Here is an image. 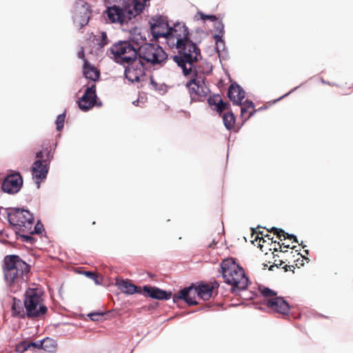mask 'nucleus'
<instances>
[{
    "instance_id": "1",
    "label": "nucleus",
    "mask_w": 353,
    "mask_h": 353,
    "mask_svg": "<svg viewBox=\"0 0 353 353\" xmlns=\"http://www.w3.org/2000/svg\"><path fill=\"white\" fill-rule=\"evenodd\" d=\"M161 25L151 24V32L154 37L159 39L164 37L174 43L179 55L174 57V61L180 67L185 76L191 74L194 68V63L201 58L200 49L196 43L189 38L188 28L184 23H176L174 27H170L168 23H162L166 31H159L158 28Z\"/></svg>"
},
{
    "instance_id": "2",
    "label": "nucleus",
    "mask_w": 353,
    "mask_h": 353,
    "mask_svg": "<svg viewBox=\"0 0 353 353\" xmlns=\"http://www.w3.org/2000/svg\"><path fill=\"white\" fill-rule=\"evenodd\" d=\"M222 276L225 282L232 286L233 293L245 290L248 285V278L244 270L232 258L224 259L221 263Z\"/></svg>"
},
{
    "instance_id": "3",
    "label": "nucleus",
    "mask_w": 353,
    "mask_h": 353,
    "mask_svg": "<svg viewBox=\"0 0 353 353\" xmlns=\"http://www.w3.org/2000/svg\"><path fill=\"white\" fill-rule=\"evenodd\" d=\"M130 0H105L106 13L112 23L124 24L133 16L128 10Z\"/></svg>"
},
{
    "instance_id": "4",
    "label": "nucleus",
    "mask_w": 353,
    "mask_h": 353,
    "mask_svg": "<svg viewBox=\"0 0 353 353\" xmlns=\"http://www.w3.org/2000/svg\"><path fill=\"white\" fill-rule=\"evenodd\" d=\"M168 58L166 52L157 44L145 43L137 49V59L144 64L155 65Z\"/></svg>"
},
{
    "instance_id": "5",
    "label": "nucleus",
    "mask_w": 353,
    "mask_h": 353,
    "mask_svg": "<svg viewBox=\"0 0 353 353\" xmlns=\"http://www.w3.org/2000/svg\"><path fill=\"white\" fill-rule=\"evenodd\" d=\"M24 296V307L28 317L38 318L47 312L48 308L42 303L41 293L37 289L29 288Z\"/></svg>"
},
{
    "instance_id": "6",
    "label": "nucleus",
    "mask_w": 353,
    "mask_h": 353,
    "mask_svg": "<svg viewBox=\"0 0 353 353\" xmlns=\"http://www.w3.org/2000/svg\"><path fill=\"white\" fill-rule=\"evenodd\" d=\"M8 219L9 223L14 226L16 233L29 232L34 223L33 214L29 210L17 208L8 210Z\"/></svg>"
},
{
    "instance_id": "7",
    "label": "nucleus",
    "mask_w": 353,
    "mask_h": 353,
    "mask_svg": "<svg viewBox=\"0 0 353 353\" xmlns=\"http://www.w3.org/2000/svg\"><path fill=\"white\" fill-rule=\"evenodd\" d=\"M114 56V61L120 65L126 63L137 58V49L129 41H119L109 49Z\"/></svg>"
},
{
    "instance_id": "8",
    "label": "nucleus",
    "mask_w": 353,
    "mask_h": 353,
    "mask_svg": "<svg viewBox=\"0 0 353 353\" xmlns=\"http://www.w3.org/2000/svg\"><path fill=\"white\" fill-rule=\"evenodd\" d=\"M37 159L32 165V176L37 179H45L48 172L49 165L52 158L50 151H39L36 154Z\"/></svg>"
},
{
    "instance_id": "9",
    "label": "nucleus",
    "mask_w": 353,
    "mask_h": 353,
    "mask_svg": "<svg viewBox=\"0 0 353 353\" xmlns=\"http://www.w3.org/2000/svg\"><path fill=\"white\" fill-rule=\"evenodd\" d=\"M91 10L88 3L83 0L76 1L72 10V19L74 23L79 28L86 26L89 22Z\"/></svg>"
},
{
    "instance_id": "10",
    "label": "nucleus",
    "mask_w": 353,
    "mask_h": 353,
    "mask_svg": "<svg viewBox=\"0 0 353 353\" xmlns=\"http://www.w3.org/2000/svg\"><path fill=\"white\" fill-rule=\"evenodd\" d=\"M122 65L125 68V78L132 83L139 82L141 78L145 75V64L137 58Z\"/></svg>"
},
{
    "instance_id": "11",
    "label": "nucleus",
    "mask_w": 353,
    "mask_h": 353,
    "mask_svg": "<svg viewBox=\"0 0 353 353\" xmlns=\"http://www.w3.org/2000/svg\"><path fill=\"white\" fill-rule=\"evenodd\" d=\"M192 101H202L210 92L202 78L192 79L187 83Z\"/></svg>"
},
{
    "instance_id": "12",
    "label": "nucleus",
    "mask_w": 353,
    "mask_h": 353,
    "mask_svg": "<svg viewBox=\"0 0 353 353\" xmlns=\"http://www.w3.org/2000/svg\"><path fill=\"white\" fill-rule=\"evenodd\" d=\"M97 99L96 85L92 84L85 89L83 95L79 99V107L81 110L86 112L94 105L101 106L102 103L99 102L98 103Z\"/></svg>"
},
{
    "instance_id": "13",
    "label": "nucleus",
    "mask_w": 353,
    "mask_h": 353,
    "mask_svg": "<svg viewBox=\"0 0 353 353\" xmlns=\"http://www.w3.org/2000/svg\"><path fill=\"white\" fill-rule=\"evenodd\" d=\"M23 185V179L19 172L8 175L3 180L1 188L8 194L17 193Z\"/></svg>"
},
{
    "instance_id": "14",
    "label": "nucleus",
    "mask_w": 353,
    "mask_h": 353,
    "mask_svg": "<svg viewBox=\"0 0 353 353\" xmlns=\"http://www.w3.org/2000/svg\"><path fill=\"white\" fill-rule=\"evenodd\" d=\"M194 286L191 285L181 290L177 294H174L172 299L174 303L178 300L182 299L185 301L189 305H196L198 302L195 299Z\"/></svg>"
},
{
    "instance_id": "15",
    "label": "nucleus",
    "mask_w": 353,
    "mask_h": 353,
    "mask_svg": "<svg viewBox=\"0 0 353 353\" xmlns=\"http://www.w3.org/2000/svg\"><path fill=\"white\" fill-rule=\"evenodd\" d=\"M143 292L152 299L157 300H168L172 297V292L149 285L143 287Z\"/></svg>"
},
{
    "instance_id": "16",
    "label": "nucleus",
    "mask_w": 353,
    "mask_h": 353,
    "mask_svg": "<svg viewBox=\"0 0 353 353\" xmlns=\"http://www.w3.org/2000/svg\"><path fill=\"white\" fill-rule=\"evenodd\" d=\"M267 305L271 310L282 314H287L290 310L289 303L279 296L269 299Z\"/></svg>"
},
{
    "instance_id": "17",
    "label": "nucleus",
    "mask_w": 353,
    "mask_h": 353,
    "mask_svg": "<svg viewBox=\"0 0 353 353\" xmlns=\"http://www.w3.org/2000/svg\"><path fill=\"white\" fill-rule=\"evenodd\" d=\"M228 96L234 105H240L245 98V91L238 83H234L229 87Z\"/></svg>"
},
{
    "instance_id": "18",
    "label": "nucleus",
    "mask_w": 353,
    "mask_h": 353,
    "mask_svg": "<svg viewBox=\"0 0 353 353\" xmlns=\"http://www.w3.org/2000/svg\"><path fill=\"white\" fill-rule=\"evenodd\" d=\"M116 285L122 292L126 294L132 295L134 294H141L143 292V288L135 285L130 281L127 279H117Z\"/></svg>"
},
{
    "instance_id": "19",
    "label": "nucleus",
    "mask_w": 353,
    "mask_h": 353,
    "mask_svg": "<svg viewBox=\"0 0 353 353\" xmlns=\"http://www.w3.org/2000/svg\"><path fill=\"white\" fill-rule=\"evenodd\" d=\"M83 74L86 79L93 81H97L101 74L100 71L95 66L90 64L87 59H85V63H83Z\"/></svg>"
},
{
    "instance_id": "20",
    "label": "nucleus",
    "mask_w": 353,
    "mask_h": 353,
    "mask_svg": "<svg viewBox=\"0 0 353 353\" xmlns=\"http://www.w3.org/2000/svg\"><path fill=\"white\" fill-rule=\"evenodd\" d=\"M214 287L206 283H201L194 287V294L203 300H208L212 296Z\"/></svg>"
},
{
    "instance_id": "21",
    "label": "nucleus",
    "mask_w": 353,
    "mask_h": 353,
    "mask_svg": "<svg viewBox=\"0 0 353 353\" xmlns=\"http://www.w3.org/2000/svg\"><path fill=\"white\" fill-rule=\"evenodd\" d=\"M22 265H27L22 261L17 255H8L5 257L3 269L17 268L21 267Z\"/></svg>"
},
{
    "instance_id": "22",
    "label": "nucleus",
    "mask_w": 353,
    "mask_h": 353,
    "mask_svg": "<svg viewBox=\"0 0 353 353\" xmlns=\"http://www.w3.org/2000/svg\"><path fill=\"white\" fill-rule=\"evenodd\" d=\"M44 340H40L36 342L27 343L23 341L17 346L18 352H24L30 349H39L41 350L43 345Z\"/></svg>"
},
{
    "instance_id": "23",
    "label": "nucleus",
    "mask_w": 353,
    "mask_h": 353,
    "mask_svg": "<svg viewBox=\"0 0 353 353\" xmlns=\"http://www.w3.org/2000/svg\"><path fill=\"white\" fill-rule=\"evenodd\" d=\"M3 272L5 279L9 284L14 283L15 280H17L19 277L23 274L22 270L19 273V268L3 269Z\"/></svg>"
},
{
    "instance_id": "24",
    "label": "nucleus",
    "mask_w": 353,
    "mask_h": 353,
    "mask_svg": "<svg viewBox=\"0 0 353 353\" xmlns=\"http://www.w3.org/2000/svg\"><path fill=\"white\" fill-rule=\"evenodd\" d=\"M145 4L139 0H134L132 4L131 0L129 1L128 10L133 15L130 17V20L134 18L137 15L139 14L144 9Z\"/></svg>"
},
{
    "instance_id": "25",
    "label": "nucleus",
    "mask_w": 353,
    "mask_h": 353,
    "mask_svg": "<svg viewBox=\"0 0 353 353\" xmlns=\"http://www.w3.org/2000/svg\"><path fill=\"white\" fill-rule=\"evenodd\" d=\"M24 305L23 306L20 300L14 299V302L12 306V314L14 316L24 319L27 316L26 314V309L24 310Z\"/></svg>"
},
{
    "instance_id": "26",
    "label": "nucleus",
    "mask_w": 353,
    "mask_h": 353,
    "mask_svg": "<svg viewBox=\"0 0 353 353\" xmlns=\"http://www.w3.org/2000/svg\"><path fill=\"white\" fill-rule=\"evenodd\" d=\"M223 121L228 130L232 129L235 123V117L232 112L225 113L223 115Z\"/></svg>"
},
{
    "instance_id": "27",
    "label": "nucleus",
    "mask_w": 353,
    "mask_h": 353,
    "mask_svg": "<svg viewBox=\"0 0 353 353\" xmlns=\"http://www.w3.org/2000/svg\"><path fill=\"white\" fill-rule=\"evenodd\" d=\"M150 85L152 89L157 91L161 94H163L168 92V86L165 83L156 82L153 77H150Z\"/></svg>"
},
{
    "instance_id": "28",
    "label": "nucleus",
    "mask_w": 353,
    "mask_h": 353,
    "mask_svg": "<svg viewBox=\"0 0 353 353\" xmlns=\"http://www.w3.org/2000/svg\"><path fill=\"white\" fill-rule=\"evenodd\" d=\"M272 232H274V233L275 234L277 235V236L279 237V239L280 240L282 241V239H281V236H283L284 237V239H292V238H295V235L294 234H290L288 233H285V231L282 229H279V228H275V227H272L270 230Z\"/></svg>"
},
{
    "instance_id": "29",
    "label": "nucleus",
    "mask_w": 353,
    "mask_h": 353,
    "mask_svg": "<svg viewBox=\"0 0 353 353\" xmlns=\"http://www.w3.org/2000/svg\"><path fill=\"white\" fill-rule=\"evenodd\" d=\"M100 37L96 39L97 45L99 48H103L110 43V40L108 39L105 32L102 31L100 32Z\"/></svg>"
},
{
    "instance_id": "30",
    "label": "nucleus",
    "mask_w": 353,
    "mask_h": 353,
    "mask_svg": "<svg viewBox=\"0 0 353 353\" xmlns=\"http://www.w3.org/2000/svg\"><path fill=\"white\" fill-rule=\"evenodd\" d=\"M216 48L217 53L219 54V57L220 59H224L227 56V52H225V44L224 40L216 43Z\"/></svg>"
},
{
    "instance_id": "31",
    "label": "nucleus",
    "mask_w": 353,
    "mask_h": 353,
    "mask_svg": "<svg viewBox=\"0 0 353 353\" xmlns=\"http://www.w3.org/2000/svg\"><path fill=\"white\" fill-rule=\"evenodd\" d=\"M43 340L45 342L41 349L47 352H53L55 349V341L48 338H46Z\"/></svg>"
},
{
    "instance_id": "32",
    "label": "nucleus",
    "mask_w": 353,
    "mask_h": 353,
    "mask_svg": "<svg viewBox=\"0 0 353 353\" xmlns=\"http://www.w3.org/2000/svg\"><path fill=\"white\" fill-rule=\"evenodd\" d=\"M16 234L17 235H19V237L21 239V241L25 243L33 244L35 241L34 239L31 236V234L29 232H19Z\"/></svg>"
},
{
    "instance_id": "33",
    "label": "nucleus",
    "mask_w": 353,
    "mask_h": 353,
    "mask_svg": "<svg viewBox=\"0 0 353 353\" xmlns=\"http://www.w3.org/2000/svg\"><path fill=\"white\" fill-rule=\"evenodd\" d=\"M65 118V112L57 116L56 119V129L57 131H61L63 128Z\"/></svg>"
},
{
    "instance_id": "34",
    "label": "nucleus",
    "mask_w": 353,
    "mask_h": 353,
    "mask_svg": "<svg viewBox=\"0 0 353 353\" xmlns=\"http://www.w3.org/2000/svg\"><path fill=\"white\" fill-rule=\"evenodd\" d=\"M197 16L200 17V19L205 21V20L208 19L211 21H216L217 20V17L214 14H205L201 11H199L195 15V18L197 19Z\"/></svg>"
},
{
    "instance_id": "35",
    "label": "nucleus",
    "mask_w": 353,
    "mask_h": 353,
    "mask_svg": "<svg viewBox=\"0 0 353 353\" xmlns=\"http://www.w3.org/2000/svg\"><path fill=\"white\" fill-rule=\"evenodd\" d=\"M261 294L265 298H274L276 296V292L269 288H263L261 289Z\"/></svg>"
},
{
    "instance_id": "36",
    "label": "nucleus",
    "mask_w": 353,
    "mask_h": 353,
    "mask_svg": "<svg viewBox=\"0 0 353 353\" xmlns=\"http://www.w3.org/2000/svg\"><path fill=\"white\" fill-rule=\"evenodd\" d=\"M219 101H221V97L219 94L210 96L208 99V103L209 105L210 106L215 105V108L216 107V105Z\"/></svg>"
},
{
    "instance_id": "37",
    "label": "nucleus",
    "mask_w": 353,
    "mask_h": 353,
    "mask_svg": "<svg viewBox=\"0 0 353 353\" xmlns=\"http://www.w3.org/2000/svg\"><path fill=\"white\" fill-rule=\"evenodd\" d=\"M44 230L43 224L40 223L39 221L37 224L34 225V230H32V229L28 232L30 234H41L42 231Z\"/></svg>"
},
{
    "instance_id": "38",
    "label": "nucleus",
    "mask_w": 353,
    "mask_h": 353,
    "mask_svg": "<svg viewBox=\"0 0 353 353\" xmlns=\"http://www.w3.org/2000/svg\"><path fill=\"white\" fill-rule=\"evenodd\" d=\"M214 28L218 33L224 34V24L222 21L216 20L214 21Z\"/></svg>"
},
{
    "instance_id": "39",
    "label": "nucleus",
    "mask_w": 353,
    "mask_h": 353,
    "mask_svg": "<svg viewBox=\"0 0 353 353\" xmlns=\"http://www.w3.org/2000/svg\"><path fill=\"white\" fill-rule=\"evenodd\" d=\"M229 105H230L228 103L223 102V100L221 99V101L219 102L215 109L218 112L221 113L223 110H227Z\"/></svg>"
},
{
    "instance_id": "40",
    "label": "nucleus",
    "mask_w": 353,
    "mask_h": 353,
    "mask_svg": "<svg viewBox=\"0 0 353 353\" xmlns=\"http://www.w3.org/2000/svg\"><path fill=\"white\" fill-rule=\"evenodd\" d=\"M265 238H267L268 240H272V239L270 238V236L269 234H266L264 237L262 236V237H259L258 235L255 237L254 239V241H257L259 240V246L260 247H262L263 245L261 244V242L263 241V243L264 242H266L267 240L265 239Z\"/></svg>"
},
{
    "instance_id": "41",
    "label": "nucleus",
    "mask_w": 353,
    "mask_h": 353,
    "mask_svg": "<svg viewBox=\"0 0 353 353\" xmlns=\"http://www.w3.org/2000/svg\"><path fill=\"white\" fill-rule=\"evenodd\" d=\"M88 316H90V318L92 321H99V318L103 316V314L99 313V312H94V313L89 314Z\"/></svg>"
},
{
    "instance_id": "42",
    "label": "nucleus",
    "mask_w": 353,
    "mask_h": 353,
    "mask_svg": "<svg viewBox=\"0 0 353 353\" xmlns=\"http://www.w3.org/2000/svg\"><path fill=\"white\" fill-rule=\"evenodd\" d=\"M241 105H243L245 107V108L248 110L249 108H254V104L252 101L250 100H245L243 103L242 102V104Z\"/></svg>"
},
{
    "instance_id": "43",
    "label": "nucleus",
    "mask_w": 353,
    "mask_h": 353,
    "mask_svg": "<svg viewBox=\"0 0 353 353\" xmlns=\"http://www.w3.org/2000/svg\"><path fill=\"white\" fill-rule=\"evenodd\" d=\"M162 23H165V22L163 21V20L162 19L159 18L158 20L156 21V22L154 23H156V24L161 23V25L158 28V30L166 31V29L165 28V26L163 25H162Z\"/></svg>"
},
{
    "instance_id": "44",
    "label": "nucleus",
    "mask_w": 353,
    "mask_h": 353,
    "mask_svg": "<svg viewBox=\"0 0 353 353\" xmlns=\"http://www.w3.org/2000/svg\"><path fill=\"white\" fill-rule=\"evenodd\" d=\"M77 57L79 59H83L84 61H85V59H85V52H84V50H83V48H81V50L78 52Z\"/></svg>"
},
{
    "instance_id": "45",
    "label": "nucleus",
    "mask_w": 353,
    "mask_h": 353,
    "mask_svg": "<svg viewBox=\"0 0 353 353\" xmlns=\"http://www.w3.org/2000/svg\"><path fill=\"white\" fill-rule=\"evenodd\" d=\"M223 36V34H220V33H218L217 34H214L213 36V37L216 41V43L223 41V39H222Z\"/></svg>"
},
{
    "instance_id": "46",
    "label": "nucleus",
    "mask_w": 353,
    "mask_h": 353,
    "mask_svg": "<svg viewBox=\"0 0 353 353\" xmlns=\"http://www.w3.org/2000/svg\"><path fill=\"white\" fill-rule=\"evenodd\" d=\"M85 274L87 276H88V277H90V279H94V278H95V276H96L94 272H89V271H88V272H85Z\"/></svg>"
},
{
    "instance_id": "47",
    "label": "nucleus",
    "mask_w": 353,
    "mask_h": 353,
    "mask_svg": "<svg viewBox=\"0 0 353 353\" xmlns=\"http://www.w3.org/2000/svg\"><path fill=\"white\" fill-rule=\"evenodd\" d=\"M298 88H299V86L295 87L294 89H292V90H290V92H288V93H286V94H284L283 96H282V97H279V98L277 99V101H279V100H280V99H283V97H286V96L289 95L290 93H292V92H293L294 90H296Z\"/></svg>"
},
{
    "instance_id": "48",
    "label": "nucleus",
    "mask_w": 353,
    "mask_h": 353,
    "mask_svg": "<svg viewBox=\"0 0 353 353\" xmlns=\"http://www.w3.org/2000/svg\"><path fill=\"white\" fill-rule=\"evenodd\" d=\"M283 261H280V263H278V264H274V265H271V266L270 267L269 270H273V268H274V267L279 268V266H281V265L283 264Z\"/></svg>"
},
{
    "instance_id": "49",
    "label": "nucleus",
    "mask_w": 353,
    "mask_h": 353,
    "mask_svg": "<svg viewBox=\"0 0 353 353\" xmlns=\"http://www.w3.org/2000/svg\"><path fill=\"white\" fill-rule=\"evenodd\" d=\"M241 116L243 117V114L247 112V109L245 108V107L243 106V105H241Z\"/></svg>"
},
{
    "instance_id": "50",
    "label": "nucleus",
    "mask_w": 353,
    "mask_h": 353,
    "mask_svg": "<svg viewBox=\"0 0 353 353\" xmlns=\"http://www.w3.org/2000/svg\"><path fill=\"white\" fill-rule=\"evenodd\" d=\"M292 268H293V265H286L283 268L285 269V272H287L288 270H290Z\"/></svg>"
},
{
    "instance_id": "51",
    "label": "nucleus",
    "mask_w": 353,
    "mask_h": 353,
    "mask_svg": "<svg viewBox=\"0 0 353 353\" xmlns=\"http://www.w3.org/2000/svg\"><path fill=\"white\" fill-rule=\"evenodd\" d=\"M219 283L216 282V281H214L211 285L210 287H214V288H216L219 287Z\"/></svg>"
},
{
    "instance_id": "52",
    "label": "nucleus",
    "mask_w": 353,
    "mask_h": 353,
    "mask_svg": "<svg viewBox=\"0 0 353 353\" xmlns=\"http://www.w3.org/2000/svg\"><path fill=\"white\" fill-rule=\"evenodd\" d=\"M256 110H254L252 112H250L248 117V119L250 118L252 116L254 115V114L255 113Z\"/></svg>"
},
{
    "instance_id": "53",
    "label": "nucleus",
    "mask_w": 353,
    "mask_h": 353,
    "mask_svg": "<svg viewBox=\"0 0 353 353\" xmlns=\"http://www.w3.org/2000/svg\"><path fill=\"white\" fill-rule=\"evenodd\" d=\"M321 82H322L323 83H325V84L332 85V83H329V82L325 81L324 79H322V80H321ZM335 85V84H334V83L332 84V85Z\"/></svg>"
},
{
    "instance_id": "54",
    "label": "nucleus",
    "mask_w": 353,
    "mask_h": 353,
    "mask_svg": "<svg viewBox=\"0 0 353 353\" xmlns=\"http://www.w3.org/2000/svg\"><path fill=\"white\" fill-rule=\"evenodd\" d=\"M278 245H279V248H274V250L275 252L279 251V250L281 248V245L279 244V243H278Z\"/></svg>"
},
{
    "instance_id": "55",
    "label": "nucleus",
    "mask_w": 353,
    "mask_h": 353,
    "mask_svg": "<svg viewBox=\"0 0 353 353\" xmlns=\"http://www.w3.org/2000/svg\"><path fill=\"white\" fill-rule=\"evenodd\" d=\"M139 102V100L134 101H133V104H134V105H138Z\"/></svg>"
},
{
    "instance_id": "56",
    "label": "nucleus",
    "mask_w": 353,
    "mask_h": 353,
    "mask_svg": "<svg viewBox=\"0 0 353 353\" xmlns=\"http://www.w3.org/2000/svg\"><path fill=\"white\" fill-rule=\"evenodd\" d=\"M294 242L299 243L297 237L295 236V238H292Z\"/></svg>"
},
{
    "instance_id": "57",
    "label": "nucleus",
    "mask_w": 353,
    "mask_h": 353,
    "mask_svg": "<svg viewBox=\"0 0 353 353\" xmlns=\"http://www.w3.org/2000/svg\"><path fill=\"white\" fill-rule=\"evenodd\" d=\"M304 252L305 254H309V250H304Z\"/></svg>"
},
{
    "instance_id": "58",
    "label": "nucleus",
    "mask_w": 353,
    "mask_h": 353,
    "mask_svg": "<svg viewBox=\"0 0 353 353\" xmlns=\"http://www.w3.org/2000/svg\"><path fill=\"white\" fill-rule=\"evenodd\" d=\"M301 256H302L303 258H304L305 260H307V261H309V259H308V258L305 257V256H302V255H301Z\"/></svg>"
},
{
    "instance_id": "59",
    "label": "nucleus",
    "mask_w": 353,
    "mask_h": 353,
    "mask_svg": "<svg viewBox=\"0 0 353 353\" xmlns=\"http://www.w3.org/2000/svg\"><path fill=\"white\" fill-rule=\"evenodd\" d=\"M285 248H290V245H285Z\"/></svg>"
},
{
    "instance_id": "60",
    "label": "nucleus",
    "mask_w": 353,
    "mask_h": 353,
    "mask_svg": "<svg viewBox=\"0 0 353 353\" xmlns=\"http://www.w3.org/2000/svg\"><path fill=\"white\" fill-rule=\"evenodd\" d=\"M37 183H38L37 188H39V186H40V185H39V181H37Z\"/></svg>"
}]
</instances>
